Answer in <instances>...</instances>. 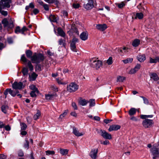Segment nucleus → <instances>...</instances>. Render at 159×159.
Listing matches in <instances>:
<instances>
[{
  "label": "nucleus",
  "mask_w": 159,
  "mask_h": 159,
  "mask_svg": "<svg viewBox=\"0 0 159 159\" xmlns=\"http://www.w3.org/2000/svg\"><path fill=\"white\" fill-rule=\"evenodd\" d=\"M44 59V56L41 53H34L31 57V60L33 63L38 64Z\"/></svg>",
  "instance_id": "f257e3e1"
},
{
  "label": "nucleus",
  "mask_w": 159,
  "mask_h": 159,
  "mask_svg": "<svg viewBox=\"0 0 159 159\" xmlns=\"http://www.w3.org/2000/svg\"><path fill=\"white\" fill-rule=\"evenodd\" d=\"M4 28L7 27L9 29H12L14 27L13 21L11 19L9 22L6 18H4L1 21Z\"/></svg>",
  "instance_id": "f03ea898"
},
{
  "label": "nucleus",
  "mask_w": 159,
  "mask_h": 159,
  "mask_svg": "<svg viewBox=\"0 0 159 159\" xmlns=\"http://www.w3.org/2000/svg\"><path fill=\"white\" fill-rule=\"evenodd\" d=\"M91 61V66L96 69H98L102 66V62L99 60H96V58H93L90 60Z\"/></svg>",
  "instance_id": "7ed1b4c3"
},
{
  "label": "nucleus",
  "mask_w": 159,
  "mask_h": 159,
  "mask_svg": "<svg viewBox=\"0 0 159 159\" xmlns=\"http://www.w3.org/2000/svg\"><path fill=\"white\" fill-rule=\"evenodd\" d=\"M11 3V0H1L0 1V13L2 11V9L9 8L10 7Z\"/></svg>",
  "instance_id": "20e7f679"
},
{
  "label": "nucleus",
  "mask_w": 159,
  "mask_h": 159,
  "mask_svg": "<svg viewBox=\"0 0 159 159\" xmlns=\"http://www.w3.org/2000/svg\"><path fill=\"white\" fill-rule=\"evenodd\" d=\"M79 88V86L75 82H72L67 85V90L69 92H73L77 91Z\"/></svg>",
  "instance_id": "39448f33"
},
{
  "label": "nucleus",
  "mask_w": 159,
  "mask_h": 159,
  "mask_svg": "<svg viewBox=\"0 0 159 159\" xmlns=\"http://www.w3.org/2000/svg\"><path fill=\"white\" fill-rule=\"evenodd\" d=\"M97 132L104 139H112L111 135L104 130L102 129L97 130Z\"/></svg>",
  "instance_id": "423d86ee"
},
{
  "label": "nucleus",
  "mask_w": 159,
  "mask_h": 159,
  "mask_svg": "<svg viewBox=\"0 0 159 159\" xmlns=\"http://www.w3.org/2000/svg\"><path fill=\"white\" fill-rule=\"evenodd\" d=\"M151 151L153 156H159V146L156 144H153L151 149Z\"/></svg>",
  "instance_id": "0eeeda50"
},
{
  "label": "nucleus",
  "mask_w": 159,
  "mask_h": 159,
  "mask_svg": "<svg viewBox=\"0 0 159 159\" xmlns=\"http://www.w3.org/2000/svg\"><path fill=\"white\" fill-rule=\"evenodd\" d=\"M154 124L152 120L148 119H145L142 122L143 126L145 128H148L151 127Z\"/></svg>",
  "instance_id": "6e6552de"
},
{
  "label": "nucleus",
  "mask_w": 159,
  "mask_h": 159,
  "mask_svg": "<svg viewBox=\"0 0 159 159\" xmlns=\"http://www.w3.org/2000/svg\"><path fill=\"white\" fill-rule=\"evenodd\" d=\"M19 93V92L18 90H12L11 89H7L4 92V94L5 96V98H6L8 93H10L12 96L14 97Z\"/></svg>",
  "instance_id": "1a4fd4ad"
},
{
  "label": "nucleus",
  "mask_w": 159,
  "mask_h": 159,
  "mask_svg": "<svg viewBox=\"0 0 159 159\" xmlns=\"http://www.w3.org/2000/svg\"><path fill=\"white\" fill-rule=\"evenodd\" d=\"M79 41L78 39L76 38H74L71 42L70 44L71 49L74 52H77V50L76 48V43Z\"/></svg>",
  "instance_id": "9d476101"
},
{
  "label": "nucleus",
  "mask_w": 159,
  "mask_h": 159,
  "mask_svg": "<svg viewBox=\"0 0 159 159\" xmlns=\"http://www.w3.org/2000/svg\"><path fill=\"white\" fill-rule=\"evenodd\" d=\"M12 87L16 90L21 89L23 88V84L21 82H17L15 81L12 84Z\"/></svg>",
  "instance_id": "9b49d317"
},
{
  "label": "nucleus",
  "mask_w": 159,
  "mask_h": 159,
  "mask_svg": "<svg viewBox=\"0 0 159 159\" xmlns=\"http://www.w3.org/2000/svg\"><path fill=\"white\" fill-rule=\"evenodd\" d=\"M27 30L28 29L25 26L23 27L21 29L20 28L19 26H17L16 27L15 30V32L16 34L21 33L22 34H24V32L27 31Z\"/></svg>",
  "instance_id": "f8f14e48"
},
{
  "label": "nucleus",
  "mask_w": 159,
  "mask_h": 159,
  "mask_svg": "<svg viewBox=\"0 0 159 159\" xmlns=\"http://www.w3.org/2000/svg\"><path fill=\"white\" fill-rule=\"evenodd\" d=\"M88 3L84 5V7L86 10L92 9L94 7L93 0H88Z\"/></svg>",
  "instance_id": "ddd939ff"
},
{
  "label": "nucleus",
  "mask_w": 159,
  "mask_h": 159,
  "mask_svg": "<svg viewBox=\"0 0 159 159\" xmlns=\"http://www.w3.org/2000/svg\"><path fill=\"white\" fill-rule=\"evenodd\" d=\"M98 152V149H92L89 155L92 158L95 159L97 158Z\"/></svg>",
  "instance_id": "4468645a"
},
{
  "label": "nucleus",
  "mask_w": 159,
  "mask_h": 159,
  "mask_svg": "<svg viewBox=\"0 0 159 159\" xmlns=\"http://www.w3.org/2000/svg\"><path fill=\"white\" fill-rule=\"evenodd\" d=\"M141 67L140 64H137L133 69L130 70L129 72V74H134L137 72L140 68Z\"/></svg>",
  "instance_id": "2eb2a0df"
},
{
  "label": "nucleus",
  "mask_w": 159,
  "mask_h": 159,
  "mask_svg": "<svg viewBox=\"0 0 159 159\" xmlns=\"http://www.w3.org/2000/svg\"><path fill=\"white\" fill-rule=\"evenodd\" d=\"M73 133L75 136L77 137L82 136L84 134V133L80 132L78 129L75 127L73 128Z\"/></svg>",
  "instance_id": "dca6fc26"
},
{
  "label": "nucleus",
  "mask_w": 159,
  "mask_h": 159,
  "mask_svg": "<svg viewBox=\"0 0 159 159\" xmlns=\"http://www.w3.org/2000/svg\"><path fill=\"white\" fill-rule=\"evenodd\" d=\"M81 39L83 41L87 40L88 38V33L87 31L82 32L80 35Z\"/></svg>",
  "instance_id": "f3484780"
},
{
  "label": "nucleus",
  "mask_w": 159,
  "mask_h": 159,
  "mask_svg": "<svg viewBox=\"0 0 159 159\" xmlns=\"http://www.w3.org/2000/svg\"><path fill=\"white\" fill-rule=\"evenodd\" d=\"M120 125H111L108 129L109 131H116L120 129Z\"/></svg>",
  "instance_id": "a211bd4d"
},
{
  "label": "nucleus",
  "mask_w": 159,
  "mask_h": 159,
  "mask_svg": "<svg viewBox=\"0 0 159 159\" xmlns=\"http://www.w3.org/2000/svg\"><path fill=\"white\" fill-rule=\"evenodd\" d=\"M96 28L98 30L103 31L107 28V27L106 24H103L97 25L96 26Z\"/></svg>",
  "instance_id": "6ab92c4d"
},
{
  "label": "nucleus",
  "mask_w": 159,
  "mask_h": 159,
  "mask_svg": "<svg viewBox=\"0 0 159 159\" xmlns=\"http://www.w3.org/2000/svg\"><path fill=\"white\" fill-rule=\"evenodd\" d=\"M88 103H89L88 100L81 98L80 99L78 102L79 104L82 106L86 105Z\"/></svg>",
  "instance_id": "aec40b11"
},
{
  "label": "nucleus",
  "mask_w": 159,
  "mask_h": 159,
  "mask_svg": "<svg viewBox=\"0 0 159 159\" xmlns=\"http://www.w3.org/2000/svg\"><path fill=\"white\" fill-rule=\"evenodd\" d=\"M150 76L151 78L152 79L155 81H157L159 80V77L156 73H151L150 74Z\"/></svg>",
  "instance_id": "412c9836"
},
{
  "label": "nucleus",
  "mask_w": 159,
  "mask_h": 159,
  "mask_svg": "<svg viewBox=\"0 0 159 159\" xmlns=\"http://www.w3.org/2000/svg\"><path fill=\"white\" fill-rule=\"evenodd\" d=\"M126 2L123 1L121 2L120 3H116L115 5L119 8L122 9L125 7L126 5Z\"/></svg>",
  "instance_id": "4be33fe9"
},
{
  "label": "nucleus",
  "mask_w": 159,
  "mask_h": 159,
  "mask_svg": "<svg viewBox=\"0 0 159 159\" xmlns=\"http://www.w3.org/2000/svg\"><path fill=\"white\" fill-rule=\"evenodd\" d=\"M138 60L140 62L144 61L146 59V57L145 55L142 54L139 55L137 57Z\"/></svg>",
  "instance_id": "5701e85b"
},
{
  "label": "nucleus",
  "mask_w": 159,
  "mask_h": 159,
  "mask_svg": "<svg viewBox=\"0 0 159 159\" xmlns=\"http://www.w3.org/2000/svg\"><path fill=\"white\" fill-rule=\"evenodd\" d=\"M56 96V94H46L45 95V98L46 99L48 100H52L54 97Z\"/></svg>",
  "instance_id": "b1692460"
},
{
  "label": "nucleus",
  "mask_w": 159,
  "mask_h": 159,
  "mask_svg": "<svg viewBox=\"0 0 159 159\" xmlns=\"http://www.w3.org/2000/svg\"><path fill=\"white\" fill-rule=\"evenodd\" d=\"M157 61L159 62V57H156L154 59L150 58L149 62L151 63H155Z\"/></svg>",
  "instance_id": "393cba45"
},
{
  "label": "nucleus",
  "mask_w": 159,
  "mask_h": 159,
  "mask_svg": "<svg viewBox=\"0 0 159 159\" xmlns=\"http://www.w3.org/2000/svg\"><path fill=\"white\" fill-rule=\"evenodd\" d=\"M8 109L9 107L8 106L6 105H3L1 107V110L5 114L7 113Z\"/></svg>",
  "instance_id": "a878e982"
},
{
  "label": "nucleus",
  "mask_w": 159,
  "mask_h": 159,
  "mask_svg": "<svg viewBox=\"0 0 159 159\" xmlns=\"http://www.w3.org/2000/svg\"><path fill=\"white\" fill-rule=\"evenodd\" d=\"M38 76V75L34 72L31 75H29V77L30 78V81H34L35 80L37 77Z\"/></svg>",
  "instance_id": "bb28decb"
},
{
  "label": "nucleus",
  "mask_w": 159,
  "mask_h": 159,
  "mask_svg": "<svg viewBox=\"0 0 159 159\" xmlns=\"http://www.w3.org/2000/svg\"><path fill=\"white\" fill-rule=\"evenodd\" d=\"M57 33L61 36L64 37L65 35V33L61 28H58L57 29Z\"/></svg>",
  "instance_id": "cd10ccee"
},
{
  "label": "nucleus",
  "mask_w": 159,
  "mask_h": 159,
  "mask_svg": "<svg viewBox=\"0 0 159 159\" xmlns=\"http://www.w3.org/2000/svg\"><path fill=\"white\" fill-rule=\"evenodd\" d=\"M140 43V40L138 39H136L133 41L132 45L134 47H136L139 45Z\"/></svg>",
  "instance_id": "c85d7f7f"
},
{
  "label": "nucleus",
  "mask_w": 159,
  "mask_h": 159,
  "mask_svg": "<svg viewBox=\"0 0 159 159\" xmlns=\"http://www.w3.org/2000/svg\"><path fill=\"white\" fill-rule=\"evenodd\" d=\"M136 109L134 108H131L129 111V114L132 116L134 115L136 113Z\"/></svg>",
  "instance_id": "c756f323"
},
{
  "label": "nucleus",
  "mask_w": 159,
  "mask_h": 159,
  "mask_svg": "<svg viewBox=\"0 0 159 159\" xmlns=\"http://www.w3.org/2000/svg\"><path fill=\"white\" fill-rule=\"evenodd\" d=\"M25 53L28 58H30L31 59V57L32 56V52L30 50H27L25 52Z\"/></svg>",
  "instance_id": "7c9ffc66"
},
{
  "label": "nucleus",
  "mask_w": 159,
  "mask_h": 159,
  "mask_svg": "<svg viewBox=\"0 0 159 159\" xmlns=\"http://www.w3.org/2000/svg\"><path fill=\"white\" fill-rule=\"evenodd\" d=\"M22 72L24 76H27L28 72V69L26 67L23 68L22 70Z\"/></svg>",
  "instance_id": "2f4dec72"
},
{
  "label": "nucleus",
  "mask_w": 159,
  "mask_h": 159,
  "mask_svg": "<svg viewBox=\"0 0 159 159\" xmlns=\"http://www.w3.org/2000/svg\"><path fill=\"white\" fill-rule=\"evenodd\" d=\"M20 125L21 126V131L25 130L26 129L27 126L26 124L23 122H20Z\"/></svg>",
  "instance_id": "473e14b6"
},
{
  "label": "nucleus",
  "mask_w": 159,
  "mask_h": 159,
  "mask_svg": "<svg viewBox=\"0 0 159 159\" xmlns=\"http://www.w3.org/2000/svg\"><path fill=\"white\" fill-rule=\"evenodd\" d=\"M88 102L89 103V106L90 107L94 106L95 105V100L94 99H90Z\"/></svg>",
  "instance_id": "72a5a7b5"
},
{
  "label": "nucleus",
  "mask_w": 159,
  "mask_h": 159,
  "mask_svg": "<svg viewBox=\"0 0 159 159\" xmlns=\"http://www.w3.org/2000/svg\"><path fill=\"white\" fill-rule=\"evenodd\" d=\"M41 115L40 112L38 110L37 111L36 113L34 115L33 118L34 120H37L38 119Z\"/></svg>",
  "instance_id": "f704fd0d"
},
{
  "label": "nucleus",
  "mask_w": 159,
  "mask_h": 159,
  "mask_svg": "<svg viewBox=\"0 0 159 159\" xmlns=\"http://www.w3.org/2000/svg\"><path fill=\"white\" fill-rule=\"evenodd\" d=\"M60 153L62 155H66L68 153V150L66 149H60Z\"/></svg>",
  "instance_id": "c9c22d12"
},
{
  "label": "nucleus",
  "mask_w": 159,
  "mask_h": 159,
  "mask_svg": "<svg viewBox=\"0 0 159 159\" xmlns=\"http://www.w3.org/2000/svg\"><path fill=\"white\" fill-rule=\"evenodd\" d=\"M153 116V115H142L140 116V118L142 119H147L148 118H152Z\"/></svg>",
  "instance_id": "e433bc0d"
},
{
  "label": "nucleus",
  "mask_w": 159,
  "mask_h": 159,
  "mask_svg": "<svg viewBox=\"0 0 159 159\" xmlns=\"http://www.w3.org/2000/svg\"><path fill=\"white\" fill-rule=\"evenodd\" d=\"M132 58H129L125 60H122L123 62L125 64L131 62L133 61Z\"/></svg>",
  "instance_id": "4c0bfd02"
},
{
  "label": "nucleus",
  "mask_w": 159,
  "mask_h": 159,
  "mask_svg": "<svg viewBox=\"0 0 159 159\" xmlns=\"http://www.w3.org/2000/svg\"><path fill=\"white\" fill-rule=\"evenodd\" d=\"M36 93H38L39 92H37V91L35 90H32L31 91L30 94L32 97H36L37 96Z\"/></svg>",
  "instance_id": "58836bf2"
},
{
  "label": "nucleus",
  "mask_w": 159,
  "mask_h": 159,
  "mask_svg": "<svg viewBox=\"0 0 159 159\" xmlns=\"http://www.w3.org/2000/svg\"><path fill=\"white\" fill-rule=\"evenodd\" d=\"M49 18L50 20L53 22H56L57 20V18L54 15H51Z\"/></svg>",
  "instance_id": "ea45409f"
},
{
  "label": "nucleus",
  "mask_w": 159,
  "mask_h": 159,
  "mask_svg": "<svg viewBox=\"0 0 159 159\" xmlns=\"http://www.w3.org/2000/svg\"><path fill=\"white\" fill-rule=\"evenodd\" d=\"M125 80V78L123 76H119L117 78V81L118 82H123Z\"/></svg>",
  "instance_id": "a19ab883"
},
{
  "label": "nucleus",
  "mask_w": 159,
  "mask_h": 159,
  "mask_svg": "<svg viewBox=\"0 0 159 159\" xmlns=\"http://www.w3.org/2000/svg\"><path fill=\"white\" fill-rule=\"evenodd\" d=\"M30 88L32 90H35L37 92H39L38 89L35 86L34 84H32L30 86Z\"/></svg>",
  "instance_id": "79ce46f5"
},
{
  "label": "nucleus",
  "mask_w": 159,
  "mask_h": 159,
  "mask_svg": "<svg viewBox=\"0 0 159 159\" xmlns=\"http://www.w3.org/2000/svg\"><path fill=\"white\" fill-rule=\"evenodd\" d=\"M137 15V17H138V18L139 19H142L143 17V14L141 13H136Z\"/></svg>",
  "instance_id": "37998d69"
},
{
  "label": "nucleus",
  "mask_w": 159,
  "mask_h": 159,
  "mask_svg": "<svg viewBox=\"0 0 159 159\" xmlns=\"http://www.w3.org/2000/svg\"><path fill=\"white\" fill-rule=\"evenodd\" d=\"M28 66L30 70V71H32L33 70L34 68L33 65H32L31 62L30 61H29L28 62Z\"/></svg>",
  "instance_id": "c03bdc74"
},
{
  "label": "nucleus",
  "mask_w": 159,
  "mask_h": 159,
  "mask_svg": "<svg viewBox=\"0 0 159 159\" xmlns=\"http://www.w3.org/2000/svg\"><path fill=\"white\" fill-rule=\"evenodd\" d=\"M46 154L48 155H53L54 154L55 152L54 151L48 150L46 151Z\"/></svg>",
  "instance_id": "a18cd8bd"
},
{
  "label": "nucleus",
  "mask_w": 159,
  "mask_h": 159,
  "mask_svg": "<svg viewBox=\"0 0 159 159\" xmlns=\"http://www.w3.org/2000/svg\"><path fill=\"white\" fill-rule=\"evenodd\" d=\"M21 60L25 63L28 60L25 57V54L22 55L21 57Z\"/></svg>",
  "instance_id": "49530a36"
},
{
  "label": "nucleus",
  "mask_w": 159,
  "mask_h": 159,
  "mask_svg": "<svg viewBox=\"0 0 159 159\" xmlns=\"http://www.w3.org/2000/svg\"><path fill=\"white\" fill-rule=\"evenodd\" d=\"M65 41L62 39H59L58 41L59 44L60 45H62V46L65 47Z\"/></svg>",
  "instance_id": "de8ad7c7"
},
{
  "label": "nucleus",
  "mask_w": 159,
  "mask_h": 159,
  "mask_svg": "<svg viewBox=\"0 0 159 159\" xmlns=\"http://www.w3.org/2000/svg\"><path fill=\"white\" fill-rule=\"evenodd\" d=\"M72 7L75 9L79 8L80 7V4L78 3H73L72 5Z\"/></svg>",
  "instance_id": "09e8293b"
},
{
  "label": "nucleus",
  "mask_w": 159,
  "mask_h": 159,
  "mask_svg": "<svg viewBox=\"0 0 159 159\" xmlns=\"http://www.w3.org/2000/svg\"><path fill=\"white\" fill-rule=\"evenodd\" d=\"M112 58L111 57H110L107 60V63L108 65H111L112 64Z\"/></svg>",
  "instance_id": "8fccbe9b"
},
{
  "label": "nucleus",
  "mask_w": 159,
  "mask_h": 159,
  "mask_svg": "<svg viewBox=\"0 0 159 159\" xmlns=\"http://www.w3.org/2000/svg\"><path fill=\"white\" fill-rule=\"evenodd\" d=\"M140 97L143 99V100L144 103L145 104H148L149 103L148 101V99L143 96H140Z\"/></svg>",
  "instance_id": "3c124183"
},
{
  "label": "nucleus",
  "mask_w": 159,
  "mask_h": 159,
  "mask_svg": "<svg viewBox=\"0 0 159 159\" xmlns=\"http://www.w3.org/2000/svg\"><path fill=\"white\" fill-rule=\"evenodd\" d=\"M18 156L20 157H22L24 155V153L22 150H19L18 152Z\"/></svg>",
  "instance_id": "603ef678"
},
{
  "label": "nucleus",
  "mask_w": 159,
  "mask_h": 159,
  "mask_svg": "<svg viewBox=\"0 0 159 159\" xmlns=\"http://www.w3.org/2000/svg\"><path fill=\"white\" fill-rule=\"evenodd\" d=\"M41 70L40 65L37 64L36 66V71H40Z\"/></svg>",
  "instance_id": "864d4df0"
},
{
  "label": "nucleus",
  "mask_w": 159,
  "mask_h": 159,
  "mask_svg": "<svg viewBox=\"0 0 159 159\" xmlns=\"http://www.w3.org/2000/svg\"><path fill=\"white\" fill-rule=\"evenodd\" d=\"M24 147L25 148L28 149L29 148V142L28 141H26V143L24 144Z\"/></svg>",
  "instance_id": "5fc2aeb1"
},
{
  "label": "nucleus",
  "mask_w": 159,
  "mask_h": 159,
  "mask_svg": "<svg viewBox=\"0 0 159 159\" xmlns=\"http://www.w3.org/2000/svg\"><path fill=\"white\" fill-rule=\"evenodd\" d=\"M57 82L59 84H66V83L64 82H63L61 80H60L59 79H57Z\"/></svg>",
  "instance_id": "6e6d98bb"
},
{
  "label": "nucleus",
  "mask_w": 159,
  "mask_h": 159,
  "mask_svg": "<svg viewBox=\"0 0 159 159\" xmlns=\"http://www.w3.org/2000/svg\"><path fill=\"white\" fill-rule=\"evenodd\" d=\"M51 88H52V90L54 91L57 92L58 91V88L57 86H56L55 85L52 86L51 87Z\"/></svg>",
  "instance_id": "4d7b16f0"
},
{
  "label": "nucleus",
  "mask_w": 159,
  "mask_h": 159,
  "mask_svg": "<svg viewBox=\"0 0 159 159\" xmlns=\"http://www.w3.org/2000/svg\"><path fill=\"white\" fill-rule=\"evenodd\" d=\"M118 52L121 55H122V53L124 54V52L123 50V48H121L119 49H118L117 50Z\"/></svg>",
  "instance_id": "13d9d810"
},
{
  "label": "nucleus",
  "mask_w": 159,
  "mask_h": 159,
  "mask_svg": "<svg viewBox=\"0 0 159 159\" xmlns=\"http://www.w3.org/2000/svg\"><path fill=\"white\" fill-rule=\"evenodd\" d=\"M0 13L3 16H7L8 14V12L6 11H2Z\"/></svg>",
  "instance_id": "bf43d9fd"
},
{
  "label": "nucleus",
  "mask_w": 159,
  "mask_h": 159,
  "mask_svg": "<svg viewBox=\"0 0 159 159\" xmlns=\"http://www.w3.org/2000/svg\"><path fill=\"white\" fill-rule=\"evenodd\" d=\"M43 7L44 8V9L47 11L49 10V7L48 5L46 4H45L43 6Z\"/></svg>",
  "instance_id": "052dcab7"
},
{
  "label": "nucleus",
  "mask_w": 159,
  "mask_h": 159,
  "mask_svg": "<svg viewBox=\"0 0 159 159\" xmlns=\"http://www.w3.org/2000/svg\"><path fill=\"white\" fill-rule=\"evenodd\" d=\"M72 106L74 108L75 110L77 109V107L75 102L72 103Z\"/></svg>",
  "instance_id": "680f3d73"
},
{
  "label": "nucleus",
  "mask_w": 159,
  "mask_h": 159,
  "mask_svg": "<svg viewBox=\"0 0 159 159\" xmlns=\"http://www.w3.org/2000/svg\"><path fill=\"white\" fill-rule=\"evenodd\" d=\"M46 2L49 3H53L55 2V0H44Z\"/></svg>",
  "instance_id": "e2e57ef3"
},
{
  "label": "nucleus",
  "mask_w": 159,
  "mask_h": 159,
  "mask_svg": "<svg viewBox=\"0 0 159 159\" xmlns=\"http://www.w3.org/2000/svg\"><path fill=\"white\" fill-rule=\"evenodd\" d=\"M7 158V156L3 154L0 155V159H6Z\"/></svg>",
  "instance_id": "0e129e2a"
},
{
  "label": "nucleus",
  "mask_w": 159,
  "mask_h": 159,
  "mask_svg": "<svg viewBox=\"0 0 159 159\" xmlns=\"http://www.w3.org/2000/svg\"><path fill=\"white\" fill-rule=\"evenodd\" d=\"M39 12V10L36 8L34 9L33 10V13L35 15L37 14Z\"/></svg>",
  "instance_id": "69168bd1"
},
{
  "label": "nucleus",
  "mask_w": 159,
  "mask_h": 159,
  "mask_svg": "<svg viewBox=\"0 0 159 159\" xmlns=\"http://www.w3.org/2000/svg\"><path fill=\"white\" fill-rule=\"evenodd\" d=\"M129 49L128 48H126L125 47H124L123 48V50L124 52V53H126L127 52H128Z\"/></svg>",
  "instance_id": "338daca9"
},
{
  "label": "nucleus",
  "mask_w": 159,
  "mask_h": 159,
  "mask_svg": "<svg viewBox=\"0 0 159 159\" xmlns=\"http://www.w3.org/2000/svg\"><path fill=\"white\" fill-rule=\"evenodd\" d=\"M20 131H21L20 134L22 135H23V136L27 134V132L25 130H22V131L20 130Z\"/></svg>",
  "instance_id": "774afa93"
}]
</instances>
